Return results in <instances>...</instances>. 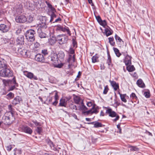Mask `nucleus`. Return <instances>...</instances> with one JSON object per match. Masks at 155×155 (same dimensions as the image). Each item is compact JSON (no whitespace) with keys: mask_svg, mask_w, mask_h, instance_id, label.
Returning a JSON list of instances; mask_svg holds the SVG:
<instances>
[{"mask_svg":"<svg viewBox=\"0 0 155 155\" xmlns=\"http://www.w3.org/2000/svg\"><path fill=\"white\" fill-rule=\"evenodd\" d=\"M42 53L45 55L48 54L47 51V50L44 49L42 50Z\"/></svg>","mask_w":155,"mask_h":155,"instance_id":"obj_60","label":"nucleus"},{"mask_svg":"<svg viewBox=\"0 0 155 155\" xmlns=\"http://www.w3.org/2000/svg\"><path fill=\"white\" fill-rule=\"evenodd\" d=\"M36 131L39 134H41L42 132V128L40 127H38L36 129Z\"/></svg>","mask_w":155,"mask_h":155,"instance_id":"obj_37","label":"nucleus"},{"mask_svg":"<svg viewBox=\"0 0 155 155\" xmlns=\"http://www.w3.org/2000/svg\"><path fill=\"white\" fill-rule=\"evenodd\" d=\"M107 63L108 65H110L111 63V61L110 58V56H109L108 58V59L107 61Z\"/></svg>","mask_w":155,"mask_h":155,"instance_id":"obj_56","label":"nucleus"},{"mask_svg":"<svg viewBox=\"0 0 155 155\" xmlns=\"http://www.w3.org/2000/svg\"><path fill=\"white\" fill-rule=\"evenodd\" d=\"M21 101V98L19 96H17L12 101V103L15 105L19 104Z\"/></svg>","mask_w":155,"mask_h":155,"instance_id":"obj_18","label":"nucleus"},{"mask_svg":"<svg viewBox=\"0 0 155 155\" xmlns=\"http://www.w3.org/2000/svg\"><path fill=\"white\" fill-rule=\"evenodd\" d=\"M14 96V94L12 92H10L7 95V96L9 98H12Z\"/></svg>","mask_w":155,"mask_h":155,"instance_id":"obj_50","label":"nucleus"},{"mask_svg":"<svg viewBox=\"0 0 155 155\" xmlns=\"http://www.w3.org/2000/svg\"><path fill=\"white\" fill-rule=\"evenodd\" d=\"M41 22L38 24L36 27L37 30H41L44 31L47 27L46 18L45 17H42L41 19Z\"/></svg>","mask_w":155,"mask_h":155,"instance_id":"obj_3","label":"nucleus"},{"mask_svg":"<svg viewBox=\"0 0 155 155\" xmlns=\"http://www.w3.org/2000/svg\"><path fill=\"white\" fill-rule=\"evenodd\" d=\"M115 38L117 41H118L120 42H121V41H123L122 39L117 35H115Z\"/></svg>","mask_w":155,"mask_h":155,"instance_id":"obj_46","label":"nucleus"},{"mask_svg":"<svg viewBox=\"0 0 155 155\" xmlns=\"http://www.w3.org/2000/svg\"><path fill=\"white\" fill-rule=\"evenodd\" d=\"M69 107L72 110H77V107L76 105H74L72 104H71L69 105Z\"/></svg>","mask_w":155,"mask_h":155,"instance_id":"obj_42","label":"nucleus"},{"mask_svg":"<svg viewBox=\"0 0 155 155\" xmlns=\"http://www.w3.org/2000/svg\"><path fill=\"white\" fill-rule=\"evenodd\" d=\"M57 55L58 56V58H59L61 60L63 59L65 55L64 52L62 51H59Z\"/></svg>","mask_w":155,"mask_h":155,"instance_id":"obj_29","label":"nucleus"},{"mask_svg":"<svg viewBox=\"0 0 155 155\" xmlns=\"http://www.w3.org/2000/svg\"><path fill=\"white\" fill-rule=\"evenodd\" d=\"M35 32L33 30H29L27 31L25 33V37L29 41L32 42L35 40L34 35Z\"/></svg>","mask_w":155,"mask_h":155,"instance_id":"obj_4","label":"nucleus"},{"mask_svg":"<svg viewBox=\"0 0 155 155\" xmlns=\"http://www.w3.org/2000/svg\"><path fill=\"white\" fill-rule=\"evenodd\" d=\"M45 3L48 6V7L50 9V11L51 12V13H55L56 12L55 9L52 7V5L48 2L46 1Z\"/></svg>","mask_w":155,"mask_h":155,"instance_id":"obj_21","label":"nucleus"},{"mask_svg":"<svg viewBox=\"0 0 155 155\" xmlns=\"http://www.w3.org/2000/svg\"><path fill=\"white\" fill-rule=\"evenodd\" d=\"M109 39V41L110 44L112 46H114L115 45V42L113 41L114 39L113 37L112 38H108Z\"/></svg>","mask_w":155,"mask_h":155,"instance_id":"obj_38","label":"nucleus"},{"mask_svg":"<svg viewBox=\"0 0 155 155\" xmlns=\"http://www.w3.org/2000/svg\"><path fill=\"white\" fill-rule=\"evenodd\" d=\"M24 37L22 35H20L17 38L16 42L17 45H22L24 44Z\"/></svg>","mask_w":155,"mask_h":155,"instance_id":"obj_14","label":"nucleus"},{"mask_svg":"<svg viewBox=\"0 0 155 155\" xmlns=\"http://www.w3.org/2000/svg\"><path fill=\"white\" fill-rule=\"evenodd\" d=\"M96 18L97 21L99 23L102 20L101 18L99 16H96Z\"/></svg>","mask_w":155,"mask_h":155,"instance_id":"obj_59","label":"nucleus"},{"mask_svg":"<svg viewBox=\"0 0 155 155\" xmlns=\"http://www.w3.org/2000/svg\"><path fill=\"white\" fill-rule=\"evenodd\" d=\"M56 17V15L55 13H51V19L50 20V22H52L54 21V19Z\"/></svg>","mask_w":155,"mask_h":155,"instance_id":"obj_34","label":"nucleus"},{"mask_svg":"<svg viewBox=\"0 0 155 155\" xmlns=\"http://www.w3.org/2000/svg\"><path fill=\"white\" fill-rule=\"evenodd\" d=\"M35 59L38 62H44L45 61V58L43 55L40 54H37L35 56Z\"/></svg>","mask_w":155,"mask_h":155,"instance_id":"obj_15","label":"nucleus"},{"mask_svg":"<svg viewBox=\"0 0 155 155\" xmlns=\"http://www.w3.org/2000/svg\"><path fill=\"white\" fill-rule=\"evenodd\" d=\"M15 20L16 22L22 23L27 21V18L23 15H18L16 16Z\"/></svg>","mask_w":155,"mask_h":155,"instance_id":"obj_8","label":"nucleus"},{"mask_svg":"<svg viewBox=\"0 0 155 155\" xmlns=\"http://www.w3.org/2000/svg\"><path fill=\"white\" fill-rule=\"evenodd\" d=\"M103 125L100 123L95 122L94 124V127L95 128L102 127Z\"/></svg>","mask_w":155,"mask_h":155,"instance_id":"obj_33","label":"nucleus"},{"mask_svg":"<svg viewBox=\"0 0 155 155\" xmlns=\"http://www.w3.org/2000/svg\"><path fill=\"white\" fill-rule=\"evenodd\" d=\"M113 49L116 56L118 57H119L121 55V54L120 53L119 50L115 48H114Z\"/></svg>","mask_w":155,"mask_h":155,"instance_id":"obj_32","label":"nucleus"},{"mask_svg":"<svg viewBox=\"0 0 155 155\" xmlns=\"http://www.w3.org/2000/svg\"><path fill=\"white\" fill-rule=\"evenodd\" d=\"M130 150H133L135 151H138L139 150V149L137 147L134 146H131L130 147Z\"/></svg>","mask_w":155,"mask_h":155,"instance_id":"obj_47","label":"nucleus"},{"mask_svg":"<svg viewBox=\"0 0 155 155\" xmlns=\"http://www.w3.org/2000/svg\"><path fill=\"white\" fill-rule=\"evenodd\" d=\"M69 53L71 54H74V50L73 49L71 48L70 49Z\"/></svg>","mask_w":155,"mask_h":155,"instance_id":"obj_58","label":"nucleus"},{"mask_svg":"<svg viewBox=\"0 0 155 155\" xmlns=\"http://www.w3.org/2000/svg\"><path fill=\"white\" fill-rule=\"evenodd\" d=\"M106 113L109 114V116L112 117H116V118L113 119L114 121H116L118 120L119 118V116L117 115L116 113L114 111H113L111 109H108L106 110Z\"/></svg>","mask_w":155,"mask_h":155,"instance_id":"obj_7","label":"nucleus"},{"mask_svg":"<svg viewBox=\"0 0 155 155\" xmlns=\"http://www.w3.org/2000/svg\"><path fill=\"white\" fill-rule=\"evenodd\" d=\"M7 150L8 151H10L12 149L11 145H9L7 147Z\"/></svg>","mask_w":155,"mask_h":155,"instance_id":"obj_64","label":"nucleus"},{"mask_svg":"<svg viewBox=\"0 0 155 155\" xmlns=\"http://www.w3.org/2000/svg\"><path fill=\"white\" fill-rule=\"evenodd\" d=\"M137 84L138 86L140 87L144 88L145 87L144 84L141 79H139L137 81Z\"/></svg>","mask_w":155,"mask_h":155,"instance_id":"obj_26","label":"nucleus"},{"mask_svg":"<svg viewBox=\"0 0 155 155\" xmlns=\"http://www.w3.org/2000/svg\"><path fill=\"white\" fill-rule=\"evenodd\" d=\"M40 45L39 43L37 42H35L34 44V46L35 48H38Z\"/></svg>","mask_w":155,"mask_h":155,"instance_id":"obj_61","label":"nucleus"},{"mask_svg":"<svg viewBox=\"0 0 155 155\" xmlns=\"http://www.w3.org/2000/svg\"><path fill=\"white\" fill-rule=\"evenodd\" d=\"M74 102L77 104H79L83 103V100L80 97L78 96H75L74 97Z\"/></svg>","mask_w":155,"mask_h":155,"instance_id":"obj_19","label":"nucleus"},{"mask_svg":"<svg viewBox=\"0 0 155 155\" xmlns=\"http://www.w3.org/2000/svg\"><path fill=\"white\" fill-rule=\"evenodd\" d=\"M127 66V69L129 71L132 72L135 70V68L133 65H130V64Z\"/></svg>","mask_w":155,"mask_h":155,"instance_id":"obj_30","label":"nucleus"},{"mask_svg":"<svg viewBox=\"0 0 155 155\" xmlns=\"http://www.w3.org/2000/svg\"><path fill=\"white\" fill-rule=\"evenodd\" d=\"M23 74L25 76L31 79L35 80H37L38 79L37 77L34 75L31 72L25 71L23 72Z\"/></svg>","mask_w":155,"mask_h":155,"instance_id":"obj_9","label":"nucleus"},{"mask_svg":"<svg viewBox=\"0 0 155 155\" xmlns=\"http://www.w3.org/2000/svg\"><path fill=\"white\" fill-rule=\"evenodd\" d=\"M54 65V66L55 67L61 68L63 66V64L61 63L60 64H55Z\"/></svg>","mask_w":155,"mask_h":155,"instance_id":"obj_55","label":"nucleus"},{"mask_svg":"<svg viewBox=\"0 0 155 155\" xmlns=\"http://www.w3.org/2000/svg\"><path fill=\"white\" fill-rule=\"evenodd\" d=\"M5 82H6L7 83H9L10 82H11V83L15 85L16 86H18V84L16 82L15 77H14L12 79L11 81H5Z\"/></svg>","mask_w":155,"mask_h":155,"instance_id":"obj_28","label":"nucleus"},{"mask_svg":"<svg viewBox=\"0 0 155 155\" xmlns=\"http://www.w3.org/2000/svg\"><path fill=\"white\" fill-rule=\"evenodd\" d=\"M98 59V57H97L96 55L94 56L92 58V61L93 63H95L97 62V60Z\"/></svg>","mask_w":155,"mask_h":155,"instance_id":"obj_43","label":"nucleus"},{"mask_svg":"<svg viewBox=\"0 0 155 155\" xmlns=\"http://www.w3.org/2000/svg\"><path fill=\"white\" fill-rule=\"evenodd\" d=\"M91 114L93 113L97 114L98 112L97 110L94 108V106H93L92 108L91 109Z\"/></svg>","mask_w":155,"mask_h":155,"instance_id":"obj_39","label":"nucleus"},{"mask_svg":"<svg viewBox=\"0 0 155 155\" xmlns=\"http://www.w3.org/2000/svg\"><path fill=\"white\" fill-rule=\"evenodd\" d=\"M8 108L9 110H10L8 112H12L13 114V115H14L15 112L14 111L12 110V105H8Z\"/></svg>","mask_w":155,"mask_h":155,"instance_id":"obj_52","label":"nucleus"},{"mask_svg":"<svg viewBox=\"0 0 155 155\" xmlns=\"http://www.w3.org/2000/svg\"><path fill=\"white\" fill-rule=\"evenodd\" d=\"M118 94L120 95V97L121 100V101L125 103L126 102L127 100L125 98V96H126V94H120V92H118Z\"/></svg>","mask_w":155,"mask_h":155,"instance_id":"obj_31","label":"nucleus"},{"mask_svg":"<svg viewBox=\"0 0 155 155\" xmlns=\"http://www.w3.org/2000/svg\"><path fill=\"white\" fill-rule=\"evenodd\" d=\"M99 23L101 25L103 26L104 27H105L107 24L106 21L105 20H104L103 21L101 20Z\"/></svg>","mask_w":155,"mask_h":155,"instance_id":"obj_41","label":"nucleus"},{"mask_svg":"<svg viewBox=\"0 0 155 155\" xmlns=\"http://www.w3.org/2000/svg\"><path fill=\"white\" fill-rule=\"evenodd\" d=\"M6 66V64L4 61L0 60V68H3Z\"/></svg>","mask_w":155,"mask_h":155,"instance_id":"obj_40","label":"nucleus"},{"mask_svg":"<svg viewBox=\"0 0 155 155\" xmlns=\"http://www.w3.org/2000/svg\"><path fill=\"white\" fill-rule=\"evenodd\" d=\"M130 97L132 98L133 99H136L137 98V97L136 96L135 94L134 93H132L130 95Z\"/></svg>","mask_w":155,"mask_h":155,"instance_id":"obj_51","label":"nucleus"},{"mask_svg":"<svg viewBox=\"0 0 155 155\" xmlns=\"http://www.w3.org/2000/svg\"><path fill=\"white\" fill-rule=\"evenodd\" d=\"M43 31L41 30H37V32L39 36L41 38H45L46 37V34L44 33Z\"/></svg>","mask_w":155,"mask_h":155,"instance_id":"obj_25","label":"nucleus"},{"mask_svg":"<svg viewBox=\"0 0 155 155\" xmlns=\"http://www.w3.org/2000/svg\"><path fill=\"white\" fill-rule=\"evenodd\" d=\"M10 28V25H6L4 24H1L0 25V30L2 32H6Z\"/></svg>","mask_w":155,"mask_h":155,"instance_id":"obj_12","label":"nucleus"},{"mask_svg":"<svg viewBox=\"0 0 155 155\" xmlns=\"http://www.w3.org/2000/svg\"><path fill=\"white\" fill-rule=\"evenodd\" d=\"M105 31L107 36L112 35L113 33V31L110 28H106Z\"/></svg>","mask_w":155,"mask_h":155,"instance_id":"obj_27","label":"nucleus"},{"mask_svg":"<svg viewBox=\"0 0 155 155\" xmlns=\"http://www.w3.org/2000/svg\"><path fill=\"white\" fill-rule=\"evenodd\" d=\"M18 86H16L15 85H14L10 87H9V91H12L14 89H16V87H18Z\"/></svg>","mask_w":155,"mask_h":155,"instance_id":"obj_53","label":"nucleus"},{"mask_svg":"<svg viewBox=\"0 0 155 155\" xmlns=\"http://www.w3.org/2000/svg\"><path fill=\"white\" fill-rule=\"evenodd\" d=\"M15 119L12 112H8L5 113L2 117V120L4 124L7 125L11 124Z\"/></svg>","mask_w":155,"mask_h":155,"instance_id":"obj_1","label":"nucleus"},{"mask_svg":"<svg viewBox=\"0 0 155 155\" xmlns=\"http://www.w3.org/2000/svg\"><path fill=\"white\" fill-rule=\"evenodd\" d=\"M73 46L74 47H75L76 48L77 46V44L76 41H75V39L74 38H73L72 39Z\"/></svg>","mask_w":155,"mask_h":155,"instance_id":"obj_48","label":"nucleus"},{"mask_svg":"<svg viewBox=\"0 0 155 155\" xmlns=\"http://www.w3.org/2000/svg\"><path fill=\"white\" fill-rule=\"evenodd\" d=\"M33 20V18L31 15H29L27 18V21L29 23L31 22Z\"/></svg>","mask_w":155,"mask_h":155,"instance_id":"obj_36","label":"nucleus"},{"mask_svg":"<svg viewBox=\"0 0 155 155\" xmlns=\"http://www.w3.org/2000/svg\"><path fill=\"white\" fill-rule=\"evenodd\" d=\"M45 3L48 6V7L50 9V11L51 12V13H55L56 12L55 9L52 7V5L48 2L46 1Z\"/></svg>","mask_w":155,"mask_h":155,"instance_id":"obj_20","label":"nucleus"},{"mask_svg":"<svg viewBox=\"0 0 155 155\" xmlns=\"http://www.w3.org/2000/svg\"><path fill=\"white\" fill-rule=\"evenodd\" d=\"M61 20V19L60 17H58L57 18L55 19V20L54 21H53V23L57 22H58V21H60Z\"/></svg>","mask_w":155,"mask_h":155,"instance_id":"obj_62","label":"nucleus"},{"mask_svg":"<svg viewBox=\"0 0 155 155\" xmlns=\"http://www.w3.org/2000/svg\"><path fill=\"white\" fill-rule=\"evenodd\" d=\"M21 48H18V52L23 56L26 57H27V51L24 49L22 46Z\"/></svg>","mask_w":155,"mask_h":155,"instance_id":"obj_13","label":"nucleus"},{"mask_svg":"<svg viewBox=\"0 0 155 155\" xmlns=\"http://www.w3.org/2000/svg\"><path fill=\"white\" fill-rule=\"evenodd\" d=\"M91 110L90 109L88 111H84L82 112L83 114L85 115H88L89 114H91Z\"/></svg>","mask_w":155,"mask_h":155,"instance_id":"obj_45","label":"nucleus"},{"mask_svg":"<svg viewBox=\"0 0 155 155\" xmlns=\"http://www.w3.org/2000/svg\"><path fill=\"white\" fill-rule=\"evenodd\" d=\"M22 9L21 6H20L19 8H16V11L18 13H20L22 12Z\"/></svg>","mask_w":155,"mask_h":155,"instance_id":"obj_49","label":"nucleus"},{"mask_svg":"<svg viewBox=\"0 0 155 155\" xmlns=\"http://www.w3.org/2000/svg\"><path fill=\"white\" fill-rule=\"evenodd\" d=\"M132 57L129 55H127L125 57V59L124 60V62L126 65H128L131 64V60Z\"/></svg>","mask_w":155,"mask_h":155,"instance_id":"obj_17","label":"nucleus"},{"mask_svg":"<svg viewBox=\"0 0 155 155\" xmlns=\"http://www.w3.org/2000/svg\"><path fill=\"white\" fill-rule=\"evenodd\" d=\"M2 75L4 77L10 78L13 76L12 71L9 68H5L2 71Z\"/></svg>","mask_w":155,"mask_h":155,"instance_id":"obj_6","label":"nucleus"},{"mask_svg":"<svg viewBox=\"0 0 155 155\" xmlns=\"http://www.w3.org/2000/svg\"><path fill=\"white\" fill-rule=\"evenodd\" d=\"M144 95L146 98H149L150 97V93L149 92H146L144 93Z\"/></svg>","mask_w":155,"mask_h":155,"instance_id":"obj_54","label":"nucleus"},{"mask_svg":"<svg viewBox=\"0 0 155 155\" xmlns=\"http://www.w3.org/2000/svg\"><path fill=\"white\" fill-rule=\"evenodd\" d=\"M79 106L78 107L79 108V110H82V112L84 111H86L87 110V108L84 105L83 101V103L80 104Z\"/></svg>","mask_w":155,"mask_h":155,"instance_id":"obj_23","label":"nucleus"},{"mask_svg":"<svg viewBox=\"0 0 155 155\" xmlns=\"http://www.w3.org/2000/svg\"><path fill=\"white\" fill-rule=\"evenodd\" d=\"M46 59L48 62L51 63L54 65L57 64L58 61L57 55L54 52L52 53Z\"/></svg>","mask_w":155,"mask_h":155,"instance_id":"obj_2","label":"nucleus"},{"mask_svg":"<svg viewBox=\"0 0 155 155\" xmlns=\"http://www.w3.org/2000/svg\"><path fill=\"white\" fill-rule=\"evenodd\" d=\"M110 83L111 85L113 87L114 90L116 91L119 88V86L118 84H117L115 81H110Z\"/></svg>","mask_w":155,"mask_h":155,"instance_id":"obj_22","label":"nucleus"},{"mask_svg":"<svg viewBox=\"0 0 155 155\" xmlns=\"http://www.w3.org/2000/svg\"><path fill=\"white\" fill-rule=\"evenodd\" d=\"M68 101V99L67 98H61L60 100L59 106L66 107L67 105V102Z\"/></svg>","mask_w":155,"mask_h":155,"instance_id":"obj_16","label":"nucleus"},{"mask_svg":"<svg viewBox=\"0 0 155 155\" xmlns=\"http://www.w3.org/2000/svg\"><path fill=\"white\" fill-rule=\"evenodd\" d=\"M32 122L35 124L36 126H39L40 125V123L37 122L36 120H33Z\"/></svg>","mask_w":155,"mask_h":155,"instance_id":"obj_57","label":"nucleus"},{"mask_svg":"<svg viewBox=\"0 0 155 155\" xmlns=\"http://www.w3.org/2000/svg\"><path fill=\"white\" fill-rule=\"evenodd\" d=\"M22 131L27 134H31L32 133V129L27 126L22 125L20 127Z\"/></svg>","mask_w":155,"mask_h":155,"instance_id":"obj_10","label":"nucleus"},{"mask_svg":"<svg viewBox=\"0 0 155 155\" xmlns=\"http://www.w3.org/2000/svg\"><path fill=\"white\" fill-rule=\"evenodd\" d=\"M117 127L119 130V133L121 134V129L120 127V124H118L117 125Z\"/></svg>","mask_w":155,"mask_h":155,"instance_id":"obj_63","label":"nucleus"},{"mask_svg":"<svg viewBox=\"0 0 155 155\" xmlns=\"http://www.w3.org/2000/svg\"><path fill=\"white\" fill-rule=\"evenodd\" d=\"M68 40V37L65 35H59L56 37V40L60 45L67 43Z\"/></svg>","mask_w":155,"mask_h":155,"instance_id":"obj_5","label":"nucleus"},{"mask_svg":"<svg viewBox=\"0 0 155 155\" xmlns=\"http://www.w3.org/2000/svg\"><path fill=\"white\" fill-rule=\"evenodd\" d=\"M56 30L58 31H61L63 32L66 31L67 34L69 35V36H71V31L68 28H66L64 27L61 25H59L57 26Z\"/></svg>","mask_w":155,"mask_h":155,"instance_id":"obj_11","label":"nucleus"},{"mask_svg":"<svg viewBox=\"0 0 155 155\" xmlns=\"http://www.w3.org/2000/svg\"><path fill=\"white\" fill-rule=\"evenodd\" d=\"M48 141H49L48 142V144L51 148L54 150H56V148L55 147V145L53 144V143L50 140H49Z\"/></svg>","mask_w":155,"mask_h":155,"instance_id":"obj_35","label":"nucleus"},{"mask_svg":"<svg viewBox=\"0 0 155 155\" xmlns=\"http://www.w3.org/2000/svg\"><path fill=\"white\" fill-rule=\"evenodd\" d=\"M75 54L73 55L69 54L68 59V61L69 63H74L75 61Z\"/></svg>","mask_w":155,"mask_h":155,"instance_id":"obj_24","label":"nucleus"},{"mask_svg":"<svg viewBox=\"0 0 155 155\" xmlns=\"http://www.w3.org/2000/svg\"><path fill=\"white\" fill-rule=\"evenodd\" d=\"M109 90V88L107 85L106 86L104 87V88L103 91V93L104 94H106Z\"/></svg>","mask_w":155,"mask_h":155,"instance_id":"obj_44","label":"nucleus"}]
</instances>
